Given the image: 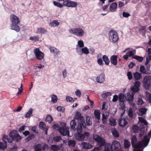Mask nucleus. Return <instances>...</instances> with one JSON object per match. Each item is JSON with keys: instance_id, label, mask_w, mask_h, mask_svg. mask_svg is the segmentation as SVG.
<instances>
[{"instance_id": "nucleus-35", "label": "nucleus", "mask_w": 151, "mask_h": 151, "mask_svg": "<svg viewBox=\"0 0 151 151\" xmlns=\"http://www.w3.org/2000/svg\"><path fill=\"white\" fill-rule=\"evenodd\" d=\"M139 128L137 125H134L132 127V130L134 133H137L139 132Z\"/></svg>"}, {"instance_id": "nucleus-8", "label": "nucleus", "mask_w": 151, "mask_h": 151, "mask_svg": "<svg viewBox=\"0 0 151 151\" xmlns=\"http://www.w3.org/2000/svg\"><path fill=\"white\" fill-rule=\"evenodd\" d=\"M34 53L35 55L36 58L38 60H41L43 58L44 54L42 52L40 51L39 48H36L34 49Z\"/></svg>"}, {"instance_id": "nucleus-44", "label": "nucleus", "mask_w": 151, "mask_h": 151, "mask_svg": "<svg viewBox=\"0 0 151 151\" xmlns=\"http://www.w3.org/2000/svg\"><path fill=\"white\" fill-rule=\"evenodd\" d=\"M50 148L52 150L54 151H58L59 150V147L55 145H51Z\"/></svg>"}, {"instance_id": "nucleus-11", "label": "nucleus", "mask_w": 151, "mask_h": 151, "mask_svg": "<svg viewBox=\"0 0 151 151\" xmlns=\"http://www.w3.org/2000/svg\"><path fill=\"white\" fill-rule=\"evenodd\" d=\"M61 129L62 130L61 134L63 136L66 135V124L63 122H60V123Z\"/></svg>"}, {"instance_id": "nucleus-63", "label": "nucleus", "mask_w": 151, "mask_h": 151, "mask_svg": "<svg viewBox=\"0 0 151 151\" xmlns=\"http://www.w3.org/2000/svg\"><path fill=\"white\" fill-rule=\"evenodd\" d=\"M78 45L80 47H84V43L83 41L79 40L78 42Z\"/></svg>"}, {"instance_id": "nucleus-9", "label": "nucleus", "mask_w": 151, "mask_h": 151, "mask_svg": "<svg viewBox=\"0 0 151 151\" xmlns=\"http://www.w3.org/2000/svg\"><path fill=\"white\" fill-rule=\"evenodd\" d=\"M141 83L139 81H136L134 86L131 88V90L134 93H137L139 90V87L140 86Z\"/></svg>"}, {"instance_id": "nucleus-53", "label": "nucleus", "mask_w": 151, "mask_h": 151, "mask_svg": "<svg viewBox=\"0 0 151 151\" xmlns=\"http://www.w3.org/2000/svg\"><path fill=\"white\" fill-rule=\"evenodd\" d=\"M82 51L83 53L86 54L89 53L88 50L86 47L82 49Z\"/></svg>"}, {"instance_id": "nucleus-36", "label": "nucleus", "mask_w": 151, "mask_h": 151, "mask_svg": "<svg viewBox=\"0 0 151 151\" xmlns=\"http://www.w3.org/2000/svg\"><path fill=\"white\" fill-rule=\"evenodd\" d=\"M53 120V118L52 116L50 115H47L45 119V121L48 122L49 123H51Z\"/></svg>"}, {"instance_id": "nucleus-14", "label": "nucleus", "mask_w": 151, "mask_h": 151, "mask_svg": "<svg viewBox=\"0 0 151 151\" xmlns=\"http://www.w3.org/2000/svg\"><path fill=\"white\" fill-rule=\"evenodd\" d=\"M77 4L76 2L70 0H67V6L69 7H76Z\"/></svg>"}, {"instance_id": "nucleus-7", "label": "nucleus", "mask_w": 151, "mask_h": 151, "mask_svg": "<svg viewBox=\"0 0 151 151\" xmlns=\"http://www.w3.org/2000/svg\"><path fill=\"white\" fill-rule=\"evenodd\" d=\"M143 86L146 89H148L151 86V75L145 77L143 81Z\"/></svg>"}, {"instance_id": "nucleus-64", "label": "nucleus", "mask_w": 151, "mask_h": 151, "mask_svg": "<svg viewBox=\"0 0 151 151\" xmlns=\"http://www.w3.org/2000/svg\"><path fill=\"white\" fill-rule=\"evenodd\" d=\"M127 75L129 80H131L132 78V76L131 72L130 71L128 72Z\"/></svg>"}, {"instance_id": "nucleus-56", "label": "nucleus", "mask_w": 151, "mask_h": 151, "mask_svg": "<svg viewBox=\"0 0 151 151\" xmlns=\"http://www.w3.org/2000/svg\"><path fill=\"white\" fill-rule=\"evenodd\" d=\"M39 37L38 36H35L34 37H31L30 40L33 41H37L39 40Z\"/></svg>"}, {"instance_id": "nucleus-32", "label": "nucleus", "mask_w": 151, "mask_h": 151, "mask_svg": "<svg viewBox=\"0 0 151 151\" xmlns=\"http://www.w3.org/2000/svg\"><path fill=\"white\" fill-rule=\"evenodd\" d=\"M35 151H42V145L39 144L37 145L34 147Z\"/></svg>"}, {"instance_id": "nucleus-34", "label": "nucleus", "mask_w": 151, "mask_h": 151, "mask_svg": "<svg viewBox=\"0 0 151 151\" xmlns=\"http://www.w3.org/2000/svg\"><path fill=\"white\" fill-rule=\"evenodd\" d=\"M51 101L54 103H56L58 101L57 97L55 94H52L51 95Z\"/></svg>"}, {"instance_id": "nucleus-22", "label": "nucleus", "mask_w": 151, "mask_h": 151, "mask_svg": "<svg viewBox=\"0 0 151 151\" xmlns=\"http://www.w3.org/2000/svg\"><path fill=\"white\" fill-rule=\"evenodd\" d=\"M134 77L136 80H139L142 77V74L141 73L136 72L134 74Z\"/></svg>"}, {"instance_id": "nucleus-59", "label": "nucleus", "mask_w": 151, "mask_h": 151, "mask_svg": "<svg viewBox=\"0 0 151 151\" xmlns=\"http://www.w3.org/2000/svg\"><path fill=\"white\" fill-rule=\"evenodd\" d=\"M49 148V147L48 145L46 144H45L42 147V151H44L46 149L48 150Z\"/></svg>"}, {"instance_id": "nucleus-60", "label": "nucleus", "mask_w": 151, "mask_h": 151, "mask_svg": "<svg viewBox=\"0 0 151 151\" xmlns=\"http://www.w3.org/2000/svg\"><path fill=\"white\" fill-rule=\"evenodd\" d=\"M122 15L124 17H128L131 16L130 14L128 13L124 12L122 13Z\"/></svg>"}, {"instance_id": "nucleus-47", "label": "nucleus", "mask_w": 151, "mask_h": 151, "mask_svg": "<svg viewBox=\"0 0 151 151\" xmlns=\"http://www.w3.org/2000/svg\"><path fill=\"white\" fill-rule=\"evenodd\" d=\"M17 131L16 130H13L11 131L9 133V136L10 137H12L15 136L17 134Z\"/></svg>"}, {"instance_id": "nucleus-33", "label": "nucleus", "mask_w": 151, "mask_h": 151, "mask_svg": "<svg viewBox=\"0 0 151 151\" xmlns=\"http://www.w3.org/2000/svg\"><path fill=\"white\" fill-rule=\"evenodd\" d=\"M33 109L31 108H30L28 111L27 112L25 115V117L26 118H28L33 113Z\"/></svg>"}, {"instance_id": "nucleus-39", "label": "nucleus", "mask_w": 151, "mask_h": 151, "mask_svg": "<svg viewBox=\"0 0 151 151\" xmlns=\"http://www.w3.org/2000/svg\"><path fill=\"white\" fill-rule=\"evenodd\" d=\"M46 124L45 123L43 122H40L39 124V127L40 129L42 130H44L46 127Z\"/></svg>"}, {"instance_id": "nucleus-19", "label": "nucleus", "mask_w": 151, "mask_h": 151, "mask_svg": "<svg viewBox=\"0 0 151 151\" xmlns=\"http://www.w3.org/2000/svg\"><path fill=\"white\" fill-rule=\"evenodd\" d=\"M117 4L116 2L112 3L110 6L109 9L111 12H114L116 9Z\"/></svg>"}, {"instance_id": "nucleus-31", "label": "nucleus", "mask_w": 151, "mask_h": 151, "mask_svg": "<svg viewBox=\"0 0 151 151\" xmlns=\"http://www.w3.org/2000/svg\"><path fill=\"white\" fill-rule=\"evenodd\" d=\"M53 129H55L57 130H58L59 132L61 134V132L62 129L60 126L57 124H54L52 126Z\"/></svg>"}, {"instance_id": "nucleus-13", "label": "nucleus", "mask_w": 151, "mask_h": 151, "mask_svg": "<svg viewBox=\"0 0 151 151\" xmlns=\"http://www.w3.org/2000/svg\"><path fill=\"white\" fill-rule=\"evenodd\" d=\"M81 145L85 149H90L93 147V146L89 142H82Z\"/></svg>"}, {"instance_id": "nucleus-55", "label": "nucleus", "mask_w": 151, "mask_h": 151, "mask_svg": "<svg viewBox=\"0 0 151 151\" xmlns=\"http://www.w3.org/2000/svg\"><path fill=\"white\" fill-rule=\"evenodd\" d=\"M146 60L145 64L146 65H147L150 62V60H151V56H147L146 57Z\"/></svg>"}, {"instance_id": "nucleus-37", "label": "nucleus", "mask_w": 151, "mask_h": 151, "mask_svg": "<svg viewBox=\"0 0 151 151\" xmlns=\"http://www.w3.org/2000/svg\"><path fill=\"white\" fill-rule=\"evenodd\" d=\"M68 144L70 147H73L76 145V142L74 140H70L68 142Z\"/></svg>"}, {"instance_id": "nucleus-24", "label": "nucleus", "mask_w": 151, "mask_h": 151, "mask_svg": "<svg viewBox=\"0 0 151 151\" xmlns=\"http://www.w3.org/2000/svg\"><path fill=\"white\" fill-rule=\"evenodd\" d=\"M142 141H139L137 143H135L133 146H132L133 148L135 149L139 148L142 147L143 145L142 143Z\"/></svg>"}, {"instance_id": "nucleus-21", "label": "nucleus", "mask_w": 151, "mask_h": 151, "mask_svg": "<svg viewBox=\"0 0 151 151\" xmlns=\"http://www.w3.org/2000/svg\"><path fill=\"white\" fill-rule=\"evenodd\" d=\"M50 52L53 54L55 53L56 55H58L59 52V50L54 47L51 46L49 48Z\"/></svg>"}, {"instance_id": "nucleus-54", "label": "nucleus", "mask_w": 151, "mask_h": 151, "mask_svg": "<svg viewBox=\"0 0 151 151\" xmlns=\"http://www.w3.org/2000/svg\"><path fill=\"white\" fill-rule=\"evenodd\" d=\"M145 132V130L144 129H141L140 131V133L139 135V137H142V136L144 134Z\"/></svg>"}, {"instance_id": "nucleus-58", "label": "nucleus", "mask_w": 151, "mask_h": 151, "mask_svg": "<svg viewBox=\"0 0 151 151\" xmlns=\"http://www.w3.org/2000/svg\"><path fill=\"white\" fill-rule=\"evenodd\" d=\"M75 93L77 96L79 97L81 96V93L79 90L77 89L75 91Z\"/></svg>"}, {"instance_id": "nucleus-61", "label": "nucleus", "mask_w": 151, "mask_h": 151, "mask_svg": "<svg viewBox=\"0 0 151 151\" xmlns=\"http://www.w3.org/2000/svg\"><path fill=\"white\" fill-rule=\"evenodd\" d=\"M26 127L24 125H22V126L20 127H19V131L20 133L22 132L25 129V128Z\"/></svg>"}, {"instance_id": "nucleus-5", "label": "nucleus", "mask_w": 151, "mask_h": 151, "mask_svg": "<svg viewBox=\"0 0 151 151\" xmlns=\"http://www.w3.org/2000/svg\"><path fill=\"white\" fill-rule=\"evenodd\" d=\"M93 138L99 147H102L105 145L106 143L105 140L99 135L96 134H93Z\"/></svg>"}, {"instance_id": "nucleus-46", "label": "nucleus", "mask_w": 151, "mask_h": 151, "mask_svg": "<svg viewBox=\"0 0 151 151\" xmlns=\"http://www.w3.org/2000/svg\"><path fill=\"white\" fill-rule=\"evenodd\" d=\"M91 118L89 116H86V123L87 125L90 126L92 125V122L90 120Z\"/></svg>"}, {"instance_id": "nucleus-30", "label": "nucleus", "mask_w": 151, "mask_h": 151, "mask_svg": "<svg viewBox=\"0 0 151 151\" xmlns=\"http://www.w3.org/2000/svg\"><path fill=\"white\" fill-rule=\"evenodd\" d=\"M130 48H127L124 51V52H127V54L129 57L133 56L134 53L133 51H129Z\"/></svg>"}, {"instance_id": "nucleus-29", "label": "nucleus", "mask_w": 151, "mask_h": 151, "mask_svg": "<svg viewBox=\"0 0 151 151\" xmlns=\"http://www.w3.org/2000/svg\"><path fill=\"white\" fill-rule=\"evenodd\" d=\"M132 58L136 59L140 62H142L143 60V57L137 55L133 56Z\"/></svg>"}, {"instance_id": "nucleus-15", "label": "nucleus", "mask_w": 151, "mask_h": 151, "mask_svg": "<svg viewBox=\"0 0 151 151\" xmlns=\"http://www.w3.org/2000/svg\"><path fill=\"white\" fill-rule=\"evenodd\" d=\"M110 60L111 63L114 65L117 64V56L116 55L112 56L110 58Z\"/></svg>"}, {"instance_id": "nucleus-52", "label": "nucleus", "mask_w": 151, "mask_h": 151, "mask_svg": "<svg viewBox=\"0 0 151 151\" xmlns=\"http://www.w3.org/2000/svg\"><path fill=\"white\" fill-rule=\"evenodd\" d=\"M111 95V93L110 92H107L104 93L102 94V96L103 97L105 98L108 96H110Z\"/></svg>"}, {"instance_id": "nucleus-1", "label": "nucleus", "mask_w": 151, "mask_h": 151, "mask_svg": "<svg viewBox=\"0 0 151 151\" xmlns=\"http://www.w3.org/2000/svg\"><path fill=\"white\" fill-rule=\"evenodd\" d=\"M70 126L72 129L74 130H77V133L75 134L76 139L78 141H83L85 140L86 138H87L89 136L90 134L87 132H84L83 134H81L82 132V127L80 124L77 125L75 121L72 120L70 122Z\"/></svg>"}, {"instance_id": "nucleus-20", "label": "nucleus", "mask_w": 151, "mask_h": 151, "mask_svg": "<svg viewBox=\"0 0 151 151\" xmlns=\"http://www.w3.org/2000/svg\"><path fill=\"white\" fill-rule=\"evenodd\" d=\"M7 148V142H0V150H4Z\"/></svg>"}, {"instance_id": "nucleus-49", "label": "nucleus", "mask_w": 151, "mask_h": 151, "mask_svg": "<svg viewBox=\"0 0 151 151\" xmlns=\"http://www.w3.org/2000/svg\"><path fill=\"white\" fill-rule=\"evenodd\" d=\"M54 5L56 6H57L59 8H62L63 6V5L60 3L59 2H56L55 1H53Z\"/></svg>"}, {"instance_id": "nucleus-40", "label": "nucleus", "mask_w": 151, "mask_h": 151, "mask_svg": "<svg viewBox=\"0 0 151 151\" xmlns=\"http://www.w3.org/2000/svg\"><path fill=\"white\" fill-rule=\"evenodd\" d=\"M111 132L113 135L115 137H118L119 136V134L117 131L115 129H113L112 130Z\"/></svg>"}, {"instance_id": "nucleus-18", "label": "nucleus", "mask_w": 151, "mask_h": 151, "mask_svg": "<svg viewBox=\"0 0 151 151\" xmlns=\"http://www.w3.org/2000/svg\"><path fill=\"white\" fill-rule=\"evenodd\" d=\"M150 139L148 138L147 136H145L143 140L141 141H142V145H143L145 147L147 146L149 142Z\"/></svg>"}, {"instance_id": "nucleus-50", "label": "nucleus", "mask_w": 151, "mask_h": 151, "mask_svg": "<svg viewBox=\"0 0 151 151\" xmlns=\"http://www.w3.org/2000/svg\"><path fill=\"white\" fill-rule=\"evenodd\" d=\"M53 139L56 142H59L62 139L61 137L59 136L54 137Z\"/></svg>"}, {"instance_id": "nucleus-10", "label": "nucleus", "mask_w": 151, "mask_h": 151, "mask_svg": "<svg viewBox=\"0 0 151 151\" xmlns=\"http://www.w3.org/2000/svg\"><path fill=\"white\" fill-rule=\"evenodd\" d=\"M112 147L113 146L114 151H118L120 149L121 147V145L120 143L116 141H113L112 144Z\"/></svg>"}, {"instance_id": "nucleus-28", "label": "nucleus", "mask_w": 151, "mask_h": 151, "mask_svg": "<svg viewBox=\"0 0 151 151\" xmlns=\"http://www.w3.org/2000/svg\"><path fill=\"white\" fill-rule=\"evenodd\" d=\"M101 113L99 110H95L94 111V115L95 117L98 119H100Z\"/></svg>"}, {"instance_id": "nucleus-38", "label": "nucleus", "mask_w": 151, "mask_h": 151, "mask_svg": "<svg viewBox=\"0 0 151 151\" xmlns=\"http://www.w3.org/2000/svg\"><path fill=\"white\" fill-rule=\"evenodd\" d=\"M131 145L130 142L127 139H125L124 140V147L125 148H128Z\"/></svg>"}, {"instance_id": "nucleus-26", "label": "nucleus", "mask_w": 151, "mask_h": 151, "mask_svg": "<svg viewBox=\"0 0 151 151\" xmlns=\"http://www.w3.org/2000/svg\"><path fill=\"white\" fill-rule=\"evenodd\" d=\"M13 141H14L16 142H18L21 139V137L19 134H16L15 136L11 138Z\"/></svg>"}, {"instance_id": "nucleus-23", "label": "nucleus", "mask_w": 151, "mask_h": 151, "mask_svg": "<svg viewBox=\"0 0 151 151\" xmlns=\"http://www.w3.org/2000/svg\"><path fill=\"white\" fill-rule=\"evenodd\" d=\"M47 31L45 28L40 27L37 28L36 33L38 34H43L46 32Z\"/></svg>"}, {"instance_id": "nucleus-25", "label": "nucleus", "mask_w": 151, "mask_h": 151, "mask_svg": "<svg viewBox=\"0 0 151 151\" xmlns=\"http://www.w3.org/2000/svg\"><path fill=\"white\" fill-rule=\"evenodd\" d=\"M60 23L57 20H54L49 23V25L51 27H55L58 26L59 24Z\"/></svg>"}, {"instance_id": "nucleus-43", "label": "nucleus", "mask_w": 151, "mask_h": 151, "mask_svg": "<svg viewBox=\"0 0 151 151\" xmlns=\"http://www.w3.org/2000/svg\"><path fill=\"white\" fill-rule=\"evenodd\" d=\"M35 135L33 134H32L29 135L26 138L25 141H29L31 139H34L35 137Z\"/></svg>"}, {"instance_id": "nucleus-2", "label": "nucleus", "mask_w": 151, "mask_h": 151, "mask_svg": "<svg viewBox=\"0 0 151 151\" xmlns=\"http://www.w3.org/2000/svg\"><path fill=\"white\" fill-rule=\"evenodd\" d=\"M11 22H12L11 25V29L18 32L20 30L18 24L20 23V21L19 18L14 14H12L10 16Z\"/></svg>"}, {"instance_id": "nucleus-57", "label": "nucleus", "mask_w": 151, "mask_h": 151, "mask_svg": "<svg viewBox=\"0 0 151 151\" xmlns=\"http://www.w3.org/2000/svg\"><path fill=\"white\" fill-rule=\"evenodd\" d=\"M140 70V71L142 73L144 74H145L146 73L145 69L143 65H142L141 66Z\"/></svg>"}, {"instance_id": "nucleus-42", "label": "nucleus", "mask_w": 151, "mask_h": 151, "mask_svg": "<svg viewBox=\"0 0 151 151\" xmlns=\"http://www.w3.org/2000/svg\"><path fill=\"white\" fill-rule=\"evenodd\" d=\"M137 141V137L135 135H134L132 138L131 139V143L132 146H133L136 143L135 142Z\"/></svg>"}, {"instance_id": "nucleus-12", "label": "nucleus", "mask_w": 151, "mask_h": 151, "mask_svg": "<svg viewBox=\"0 0 151 151\" xmlns=\"http://www.w3.org/2000/svg\"><path fill=\"white\" fill-rule=\"evenodd\" d=\"M128 123L127 121L125 118H120L119 121V124L121 127H125Z\"/></svg>"}, {"instance_id": "nucleus-27", "label": "nucleus", "mask_w": 151, "mask_h": 151, "mask_svg": "<svg viewBox=\"0 0 151 151\" xmlns=\"http://www.w3.org/2000/svg\"><path fill=\"white\" fill-rule=\"evenodd\" d=\"M102 59L103 61L105 62V64L106 65H108L109 64L110 61L108 56L106 55H104L102 57Z\"/></svg>"}, {"instance_id": "nucleus-48", "label": "nucleus", "mask_w": 151, "mask_h": 151, "mask_svg": "<svg viewBox=\"0 0 151 151\" xmlns=\"http://www.w3.org/2000/svg\"><path fill=\"white\" fill-rule=\"evenodd\" d=\"M119 100L120 102L125 101L124 96V95L121 93L119 95Z\"/></svg>"}, {"instance_id": "nucleus-6", "label": "nucleus", "mask_w": 151, "mask_h": 151, "mask_svg": "<svg viewBox=\"0 0 151 151\" xmlns=\"http://www.w3.org/2000/svg\"><path fill=\"white\" fill-rule=\"evenodd\" d=\"M69 32L70 33L79 37L82 36L84 33L83 30L80 28L72 29L69 30Z\"/></svg>"}, {"instance_id": "nucleus-45", "label": "nucleus", "mask_w": 151, "mask_h": 151, "mask_svg": "<svg viewBox=\"0 0 151 151\" xmlns=\"http://www.w3.org/2000/svg\"><path fill=\"white\" fill-rule=\"evenodd\" d=\"M134 94L132 93V95H128L127 96V99L128 101H133L134 99Z\"/></svg>"}, {"instance_id": "nucleus-17", "label": "nucleus", "mask_w": 151, "mask_h": 151, "mask_svg": "<svg viewBox=\"0 0 151 151\" xmlns=\"http://www.w3.org/2000/svg\"><path fill=\"white\" fill-rule=\"evenodd\" d=\"M104 151H114L112 145L110 143H107L105 145Z\"/></svg>"}, {"instance_id": "nucleus-3", "label": "nucleus", "mask_w": 151, "mask_h": 151, "mask_svg": "<svg viewBox=\"0 0 151 151\" xmlns=\"http://www.w3.org/2000/svg\"><path fill=\"white\" fill-rule=\"evenodd\" d=\"M75 119H73L75 121V122L76 123V120H78V124H80L84 128H85L86 127V124L85 123L84 117L81 116V114L79 111L76 112L75 116Z\"/></svg>"}, {"instance_id": "nucleus-62", "label": "nucleus", "mask_w": 151, "mask_h": 151, "mask_svg": "<svg viewBox=\"0 0 151 151\" xmlns=\"http://www.w3.org/2000/svg\"><path fill=\"white\" fill-rule=\"evenodd\" d=\"M57 109L59 111H63L65 110V108L60 106H58L57 108Z\"/></svg>"}, {"instance_id": "nucleus-4", "label": "nucleus", "mask_w": 151, "mask_h": 151, "mask_svg": "<svg viewBox=\"0 0 151 151\" xmlns=\"http://www.w3.org/2000/svg\"><path fill=\"white\" fill-rule=\"evenodd\" d=\"M109 38L111 42L114 43L117 42L119 39L117 32L114 30H111L109 33Z\"/></svg>"}, {"instance_id": "nucleus-51", "label": "nucleus", "mask_w": 151, "mask_h": 151, "mask_svg": "<svg viewBox=\"0 0 151 151\" xmlns=\"http://www.w3.org/2000/svg\"><path fill=\"white\" fill-rule=\"evenodd\" d=\"M67 101L72 103L74 101L73 98L71 97L67 96Z\"/></svg>"}, {"instance_id": "nucleus-41", "label": "nucleus", "mask_w": 151, "mask_h": 151, "mask_svg": "<svg viewBox=\"0 0 151 151\" xmlns=\"http://www.w3.org/2000/svg\"><path fill=\"white\" fill-rule=\"evenodd\" d=\"M109 124L111 126H115L116 125V120L114 118H111L109 120Z\"/></svg>"}, {"instance_id": "nucleus-16", "label": "nucleus", "mask_w": 151, "mask_h": 151, "mask_svg": "<svg viewBox=\"0 0 151 151\" xmlns=\"http://www.w3.org/2000/svg\"><path fill=\"white\" fill-rule=\"evenodd\" d=\"M96 81L99 83H102L104 81V75L102 74L97 76L96 78Z\"/></svg>"}]
</instances>
